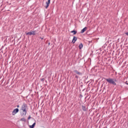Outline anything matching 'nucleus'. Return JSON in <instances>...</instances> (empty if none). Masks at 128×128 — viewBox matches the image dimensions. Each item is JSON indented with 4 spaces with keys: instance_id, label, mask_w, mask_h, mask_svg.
<instances>
[{
    "instance_id": "1",
    "label": "nucleus",
    "mask_w": 128,
    "mask_h": 128,
    "mask_svg": "<svg viewBox=\"0 0 128 128\" xmlns=\"http://www.w3.org/2000/svg\"><path fill=\"white\" fill-rule=\"evenodd\" d=\"M21 110H22V116H26L28 112V105L26 103H24L21 107Z\"/></svg>"
},
{
    "instance_id": "2",
    "label": "nucleus",
    "mask_w": 128,
    "mask_h": 128,
    "mask_svg": "<svg viewBox=\"0 0 128 128\" xmlns=\"http://www.w3.org/2000/svg\"><path fill=\"white\" fill-rule=\"evenodd\" d=\"M26 36H35L36 35V31H32L30 32H28L26 33Z\"/></svg>"
},
{
    "instance_id": "3",
    "label": "nucleus",
    "mask_w": 128,
    "mask_h": 128,
    "mask_svg": "<svg viewBox=\"0 0 128 128\" xmlns=\"http://www.w3.org/2000/svg\"><path fill=\"white\" fill-rule=\"evenodd\" d=\"M18 112H19L18 108H15L12 112V116H14L16 114H18Z\"/></svg>"
},
{
    "instance_id": "4",
    "label": "nucleus",
    "mask_w": 128,
    "mask_h": 128,
    "mask_svg": "<svg viewBox=\"0 0 128 128\" xmlns=\"http://www.w3.org/2000/svg\"><path fill=\"white\" fill-rule=\"evenodd\" d=\"M50 4V0H48V1L46 2V6H45L46 8H48Z\"/></svg>"
},
{
    "instance_id": "5",
    "label": "nucleus",
    "mask_w": 128,
    "mask_h": 128,
    "mask_svg": "<svg viewBox=\"0 0 128 128\" xmlns=\"http://www.w3.org/2000/svg\"><path fill=\"white\" fill-rule=\"evenodd\" d=\"M107 82H108V84H114V86H116V82L114 80H108Z\"/></svg>"
},
{
    "instance_id": "6",
    "label": "nucleus",
    "mask_w": 128,
    "mask_h": 128,
    "mask_svg": "<svg viewBox=\"0 0 128 128\" xmlns=\"http://www.w3.org/2000/svg\"><path fill=\"white\" fill-rule=\"evenodd\" d=\"M82 106L83 112H86L88 110V108L86 107V106L82 105Z\"/></svg>"
},
{
    "instance_id": "7",
    "label": "nucleus",
    "mask_w": 128,
    "mask_h": 128,
    "mask_svg": "<svg viewBox=\"0 0 128 128\" xmlns=\"http://www.w3.org/2000/svg\"><path fill=\"white\" fill-rule=\"evenodd\" d=\"M2 84H4V86H6L8 84V80H2Z\"/></svg>"
},
{
    "instance_id": "8",
    "label": "nucleus",
    "mask_w": 128,
    "mask_h": 128,
    "mask_svg": "<svg viewBox=\"0 0 128 128\" xmlns=\"http://www.w3.org/2000/svg\"><path fill=\"white\" fill-rule=\"evenodd\" d=\"M77 40H78V38H76V37L74 36L72 40V42H73V44H74V42H76Z\"/></svg>"
},
{
    "instance_id": "9",
    "label": "nucleus",
    "mask_w": 128,
    "mask_h": 128,
    "mask_svg": "<svg viewBox=\"0 0 128 128\" xmlns=\"http://www.w3.org/2000/svg\"><path fill=\"white\" fill-rule=\"evenodd\" d=\"M88 30V28L86 27L84 28L81 31H80V34H84L86 30Z\"/></svg>"
},
{
    "instance_id": "10",
    "label": "nucleus",
    "mask_w": 128,
    "mask_h": 128,
    "mask_svg": "<svg viewBox=\"0 0 128 128\" xmlns=\"http://www.w3.org/2000/svg\"><path fill=\"white\" fill-rule=\"evenodd\" d=\"M74 72H76V74H78L79 76H82V72H79L78 71L76 70H74Z\"/></svg>"
},
{
    "instance_id": "11",
    "label": "nucleus",
    "mask_w": 128,
    "mask_h": 128,
    "mask_svg": "<svg viewBox=\"0 0 128 128\" xmlns=\"http://www.w3.org/2000/svg\"><path fill=\"white\" fill-rule=\"evenodd\" d=\"M79 48L80 50H82V48L84 47V45L82 44H80L79 45Z\"/></svg>"
},
{
    "instance_id": "12",
    "label": "nucleus",
    "mask_w": 128,
    "mask_h": 128,
    "mask_svg": "<svg viewBox=\"0 0 128 128\" xmlns=\"http://www.w3.org/2000/svg\"><path fill=\"white\" fill-rule=\"evenodd\" d=\"M20 120H21V122H26V118H22L20 119Z\"/></svg>"
},
{
    "instance_id": "13",
    "label": "nucleus",
    "mask_w": 128,
    "mask_h": 128,
    "mask_svg": "<svg viewBox=\"0 0 128 128\" xmlns=\"http://www.w3.org/2000/svg\"><path fill=\"white\" fill-rule=\"evenodd\" d=\"M34 126H36V123H34L32 126H30V128H34Z\"/></svg>"
},
{
    "instance_id": "14",
    "label": "nucleus",
    "mask_w": 128,
    "mask_h": 128,
    "mask_svg": "<svg viewBox=\"0 0 128 128\" xmlns=\"http://www.w3.org/2000/svg\"><path fill=\"white\" fill-rule=\"evenodd\" d=\"M71 32H72V34H76L77 32L76 31V30H72V31Z\"/></svg>"
},
{
    "instance_id": "15",
    "label": "nucleus",
    "mask_w": 128,
    "mask_h": 128,
    "mask_svg": "<svg viewBox=\"0 0 128 128\" xmlns=\"http://www.w3.org/2000/svg\"><path fill=\"white\" fill-rule=\"evenodd\" d=\"M30 118H32V117H30V116H29L28 117V120H30Z\"/></svg>"
},
{
    "instance_id": "16",
    "label": "nucleus",
    "mask_w": 128,
    "mask_h": 128,
    "mask_svg": "<svg viewBox=\"0 0 128 128\" xmlns=\"http://www.w3.org/2000/svg\"><path fill=\"white\" fill-rule=\"evenodd\" d=\"M125 34H126V36H128V32L125 33Z\"/></svg>"
},
{
    "instance_id": "17",
    "label": "nucleus",
    "mask_w": 128,
    "mask_h": 128,
    "mask_svg": "<svg viewBox=\"0 0 128 128\" xmlns=\"http://www.w3.org/2000/svg\"><path fill=\"white\" fill-rule=\"evenodd\" d=\"M40 38L41 40H44V38L40 37Z\"/></svg>"
},
{
    "instance_id": "18",
    "label": "nucleus",
    "mask_w": 128,
    "mask_h": 128,
    "mask_svg": "<svg viewBox=\"0 0 128 128\" xmlns=\"http://www.w3.org/2000/svg\"><path fill=\"white\" fill-rule=\"evenodd\" d=\"M17 108H20V105H18Z\"/></svg>"
},
{
    "instance_id": "19",
    "label": "nucleus",
    "mask_w": 128,
    "mask_h": 128,
    "mask_svg": "<svg viewBox=\"0 0 128 128\" xmlns=\"http://www.w3.org/2000/svg\"><path fill=\"white\" fill-rule=\"evenodd\" d=\"M90 81L87 82H89Z\"/></svg>"
},
{
    "instance_id": "20",
    "label": "nucleus",
    "mask_w": 128,
    "mask_h": 128,
    "mask_svg": "<svg viewBox=\"0 0 128 128\" xmlns=\"http://www.w3.org/2000/svg\"><path fill=\"white\" fill-rule=\"evenodd\" d=\"M107 80H108L107 79Z\"/></svg>"
}]
</instances>
